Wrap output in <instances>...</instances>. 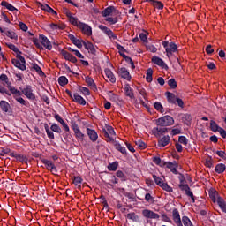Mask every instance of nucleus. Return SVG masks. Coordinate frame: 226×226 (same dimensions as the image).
<instances>
[{"label": "nucleus", "instance_id": "nucleus-64", "mask_svg": "<svg viewBox=\"0 0 226 226\" xmlns=\"http://www.w3.org/2000/svg\"><path fill=\"white\" fill-rule=\"evenodd\" d=\"M73 45H75L78 49H80L82 47V41L76 39L73 42Z\"/></svg>", "mask_w": 226, "mask_h": 226}, {"label": "nucleus", "instance_id": "nucleus-17", "mask_svg": "<svg viewBox=\"0 0 226 226\" xmlns=\"http://www.w3.org/2000/svg\"><path fill=\"white\" fill-rule=\"evenodd\" d=\"M170 144V136L165 135L160 139H158L157 146L158 147H165Z\"/></svg>", "mask_w": 226, "mask_h": 226}, {"label": "nucleus", "instance_id": "nucleus-49", "mask_svg": "<svg viewBox=\"0 0 226 226\" xmlns=\"http://www.w3.org/2000/svg\"><path fill=\"white\" fill-rule=\"evenodd\" d=\"M60 54H62L63 57L66 60L69 61L70 57L72 56V54L69 53L68 51L62 49Z\"/></svg>", "mask_w": 226, "mask_h": 226}, {"label": "nucleus", "instance_id": "nucleus-24", "mask_svg": "<svg viewBox=\"0 0 226 226\" xmlns=\"http://www.w3.org/2000/svg\"><path fill=\"white\" fill-rule=\"evenodd\" d=\"M165 94L168 100V103H172L173 105H176V101L177 100L176 94L170 92H166Z\"/></svg>", "mask_w": 226, "mask_h": 226}, {"label": "nucleus", "instance_id": "nucleus-34", "mask_svg": "<svg viewBox=\"0 0 226 226\" xmlns=\"http://www.w3.org/2000/svg\"><path fill=\"white\" fill-rule=\"evenodd\" d=\"M226 170V166L223 163H219L215 168V172L217 174H223L224 170Z\"/></svg>", "mask_w": 226, "mask_h": 226}, {"label": "nucleus", "instance_id": "nucleus-29", "mask_svg": "<svg viewBox=\"0 0 226 226\" xmlns=\"http://www.w3.org/2000/svg\"><path fill=\"white\" fill-rule=\"evenodd\" d=\"M208 195H209V197H210L212 202H214V203L216 202V203H217L218 198H216V197H218V192H216V190H215V189H210V190H209V192H208Z\"/></svg>", "mask_w": 226, "mask_h": 226}, {"label": "nucleus", "instance_id": "nucleus-4", "mask_svg": "<svg viewBox=\"0 0 226 226\" xmlns=\"http://www.w3.org/2000/svg\"><path fill=\"white\" fill-rule=\"evenodd\" d=\"M162 47H164L168 57H170V56H172V54H174V52H177V45L174 42L169 43V41H163L162 42Z\"/></svg>", "mask_w": 226, "mask_h": 226}, {"label": "nucleus", "instance_id": "nucleus-47", "mask_svg": "<svg viewBox=\"0 0 226 226\" xmlns=\"http://www.w3.org/2000/svg\"><path fill=\"white\" fill-rule=\"evenodd\" d=\"M79 92L82 93L84 96H89V94H91V93L89 92V88L86 87H79Z\"/></svg>", "mask_w": 226, "mask_h": 226}, {"label": "nucleus", "instance_id": "nucleus-36", "mask_svg": "<svg viewBox=\"0 0 226 226\" xmlns=\"http://www.w3.org/2000/svg\"><path fill=\"white\" fill-rule=\"evenodd\" d=\"M159 186L160 188L163 189L165 192H168L169 193H172V192H174L172 187H170L167 183L162 182Z\"/></svg>", "mask_w": 226, "mask_h": 226}, {"label": "nucleus", "instance_id": "nucleus-20", "mask_svg": "<svg viewBox=\"0 0 226 226\" xmlns=\"http://www.w3.org/2000/svg\"><path fill=\"white\" fill-rule=\"evenodd\" d=\"M82 43H83V46L85 47V49L87 50H88V52L90 54L96 56V49L94 48V45H93L92 42H90V41L86 42V41H82Z\"/></svg>", "mask_w": 226, "mask_h": 226}, {"label": "nucleus", "instance_id": "nucleus-54", "mask_svg": "<svg viewBox=\"0 0 226 226\" xmlns=\"http://www.w3.org/2000/svg\"><path fill=\"white\" fill-rule=\"evenodd\" d=\"M117 177H119L121 181H126V175L121 170L117 171Z\"/></svg>", "mask_w": 226, "mask_h": 226}, {"label": "nucleus", "instance_id": "nucleus-44", "mask_svg": "<svg viewBox=\"0 0 226 226\" xmlns=\"http://www.w3.org/2000/svg\"><path fill=\"white\" fill-rule=\"evenodd\" d=\"M58 84L59 86H66V84H68V78H66L65 76L59 77Z\"/></svg>", "mask_w": 226, "mask_h": 226}, {"label": "nucleus", "instance_id": "nucleus-19", "mask_svg": "<svg viewBox=\"0 0 226 226\" xmlns=\"http://www.w3.org/2000/svg\"><path fill=\"white\" fill-rule=\"evenodd\" d=\"M87 133L92 142L98 140V132L94 129L87 128Z\"/></svg>", "mask_w": 226, "mask_h": 226}, {"label": "nucleus", "instance_id": "nucleus-2", "mask_svg": "<svg viewBox=\"0 0 226 226\" xmlns=\"http://www.w3.org/2000/svg\"><path fill=\"white\" fill-rule=\"evenodd\" d=\"M16 57L17 59H11L12 64L22 72L26 71V58H24V56H22V55L20 54H17Z\"/></svg>", "mask_w": 226, "mask_h": 226}, {"label": "nucleus", "instance_id": "nucleus-18", "mask_svg": "<svg viewBox=\"0 0 226 226\" xmlns=\"http://www.w3.org/2000/svg\"><path fill=\"white\" fill-rule=\"evenodd\" d=\"M152 63H154V64H156L157 66H160L161 68H169V66L167 65V64L164 63L163 59L160 58L159 56H153L151 59Z\"/></svg>", "mask_w": 226, "mask_h": 226}, {"label": "nucleus", "instance_id": "nucleus-45", "mask_svg": "<svg viewBox=\"0 0 226 226\" xmlns=\"http://www.w3.org/2000/svg\"><path fill=\"white\" fill-rule=\"evenodd\" d=\"M50 130L55 132V133H61L63 132L57 124H53L50 127Z\"/></svg>", "mask_w": 226, "mask_h": 226}, {"label": "nucleus", "instance_id": "nucleus-6", "mask_svg": "<svg viewBox=\"0 0 226 226\" xmlns=\"http://www.w3.org/2000/svg\"><path fill=\"white\" fill-rule=\"evenodd\" d=\"M99 29L102 31V33H104V34H106V36H108V38H109L110 40H117V35H116V34H114V32H112L110 28L103 25H100Z\"/></svg>", "mask_w": 226, "mask_h": 226}, {"label": "nucleus", "instance_id": "nucleus-40", "mask_svg": "<svg viewBox=\"0 0 226 226\" xmlns=\"http://www.w3.org/2000/svg\"><path fill=\"white\" fill-rule=\"evenodd\" d=\"M154 107L155 110H157L158 112H161V114H163L165 112V110L163 109V105H162V102H154Z\"/></svg>", "mask_w": 226, "mask_h": 226}, {"label": "nucleus", "instance_id": "nucleus-56", "mask_svg": "<svg viewBox=\"0 0 226 226\" xmlns=\"http://www.w3.org/2000/svg\"><path fill=\"white\" fill-rule=\"evenodd\" d=\"M153 179L158 186H160L162 185V183L163 182V179L160 178V177H158L156 175H153Z\"/></svg>", "mask_w": 226, "mask_h": 226}, {"label": "nucleus", "instance_id": "nucleus-55", "mask_svg": "<svg viewBox=\"0 0 226 226\" xmlns=\"http://www.w3.org/2000/svg\"><path fill=\"white\" fill-rule=\"evenodd\" d=\"M12 153L11 150L10 148H1L0 150V156H4V154H9Z\"/></svg>", "mask_w": 226, "mask_h": 226}, {"label": "nucleus", "instance_id": "nucleus-58", "mask_svg": "<svg viewBox=\"0 0 226 226\" xmlns=\"http://www.w3.org/2000/svg\"><path fill=\"white\" fill-rule=\"evenodd\" d=\"M106 22H109V24L114 25V24H117V18H112V17H109L105 19Z\"/></svg>", "mask_w": 226, "mask_h": 226}, {"label": "nucleus", "instance_id": "nucleus-37", "mask_svg": "<svg viewBox=\"0 0 226 226\" xmlns=\"http://www.w3.org/2000/svg\"><path fill=\"white\" fill-rule=\"evenodd\" d=\"M152 6H154V8H156L157 10H163V3H162L161 1H152Z\"/></svg>", "mask_w": 226, "mask_h": 226}, {"label": "nucleus", "instance_id": "nucleus-61", "mask_svg": "<svg viewBox=\"0 0 226 226\" xmlns=\"http://www.w3.org/2000/svg\"><path fill=\"white\" fill-rule=\"evenodd\" d=\"M170 135H172V137L176 135H181V129H172L170 132Z\"/></svg>", "mask_w": 226, "mask_h": 226}, {"label": "nucleus", "instance_id": "nucleus-43", "mask_svg": "<svg viewBox=\"0 0 226 226\" xmlns=\"http://www.w3.org/2000/svg\"><path fill=\"white\" fill-rule=\"evenodd\" d=\"M82 181H84V179H82V177H73V184L75 185V186H79L80 188V185H82Z\"/></svg>", "mask_w": 226, "mask_h": 226}, {"label": "nucleus", "instance_id": "nucleus-50", "mask_svg": "<svg viewBox=\"0 0 226 226\" xmlns=\"http://www.w3.org/2000/svg\"><path fill=\"white\" fill-rule=\"evenodd\" d=\"M178 142L184 146H188V139L185 136H179Z\"/></svg>", "mask_w": 226, "mask_h": 226}, {"label": "nucleus", "instance_id": "nucleus-39", "mask_svg": "<svg viewBox=\"0 0 226 226\" xmlns=\"http://www.w3.org/2000/svg\"><path fill=\"white\" fill-rule=\"evenodd\" d=\"M153 162L155 163V165H158L159 167H165V161H162L160 157H153Z\"/></svg>", "mask_w": 226, "mask_h": 226}, {"label": "nucleus", "instance_id": "nucleus-30", "mask_svg": "<svg viewBox=\"0 0 226 226\" xmlns=\"http://www.w3.org/2000/svg\"><path fill=\"white\" fill-rule=\"evenodd\" d=\"M1 6H4L9 11H19L15 6L11 5V4L6 2V1H2L1 2Z\"/></svg>", "mask_w": 226, "mask_h": 226}, {"label": "nucleus", "instance_id": "nucleus-7", "mask_svg": "<svg viewBox=\"0 0 226 226\" xmlns=\"http://www.w3.org/2000/svg\"><path fill=\"white\" fill-rule=\"evenodd\" d=\"M178 188H180L182 192H185V195H187V197H190L192 202H195V196H193V192H192L188 184H179Z\"/></svg>", "mask_w": 226, "mask_h": 226}, {"label": "nucleus", "instance_id": "nucleus-11", "mask_svg": "<svg viewBox=\"0 0 226 226\" xmlns=\"http://www.w3.org/2000/svg\"><path fill=\"white\" fill-rule=\"evenodd\" d=\"M142 215L145 218H150L151 220H158L160 218V215L149 209L143 210Z\"/></svg>", "mask_w": 226, "mask_h": 226}, {"label": "nucleus", "instance_id": "nucleus-59", "mask_svg": "<svg viewBox=\"0 0 226 226\" xmlns=\"http://www.w3.org/2000/svg\"><path fill=\"white\" fill-rule=\"evenodd\" d=\"M50 28L53 30H57V29H64V26H61L56 23H51L50 24Z\"/></svg>", "mask_w": 226, "mask_h": 226}, {"label": "nucleus", "instance_id": "nucleus-46", "mask_svg": "<svg viewBox=\"0 0 226 226\" xmlns=\"http://www.w3.org/2000/svg\"><path fill=\"white\" fill-rule=\"evenodd\" d=\"M168 86L170 87V89H176V87H177V82H176L175 79H170L168 81Z\"/></svg>", "mask_w": 226, "mask_h": 226}, {"label": "nucleus", "instance_id": "nucleus-28", "mask_svg": "<svg viewBox=\"0 0 226 226\" xmlns=\"http://www.w3.org/2000/svg\"><path fill=\"white\" fill-rule=\"evenodd\" d=\"M182 123H184V124H186V126H190V124H192V115L184 114L182 116Z\"/></svg>", "mask_w": 226, "mask_h": 226}, {"label": "nucleus", "instance_id": "nucleus-22", "mask_svg": "<svg viewBox=\"0 0 226 226\" xmlns=\"http://www.w3.org/2000/svg\"><path fill=\"white\" fill-rule=\"evenodd\" d=\"M104 72L109 82H111V84H116V76H114V72H112V71L109 68H106Z\"/></svg>", "mask_w": 226, "mask_h": 226}, {"label": "nucleus", "instance_id": "nucleus-41", "mask_svg": "<svg viewBox=\"0 0 226 226\" xmlns=\"http://www.w3.org/2000/svg\"><path fill=\"white\" fill-rule=\"evenodd\" d=\"M7 47H8V49H10L13 52H15L16 55L19 54V56H22V51H19V48H17V46H15V44L9 43V44H7Z\"/></svg>", "mask_w": 226, "mask_h": 226}, {"label": "nucleus", "instance_id": "nucleus-62", "mask_svg": "<svg viewBox=\"0 0 226 226\" xmlns=\"http://www.w3.org/2000/svg\"><path fill=\"white\" fill-rule=\"evenodd\" d=\"M139 39L143 43H147V35L144 33L139 34Z\"/></svg>", "mask_w": 226, "mask_h": 226}, {"label": "nucleus", "instance_id": "nucleus-25", "mask_svg": "<svg viewBox=\"0 0 226 226\" xmlns=\"http://www.w3.org/2000/svg\"><path fill=\"white\" fill-rule=\"evenodd\" d=\"M114 147L117 149V151H119V153H122V154H128V152L126 151V147L121 146V144L117 141L114 142Z\"/></svg>", "mask_w": 226, "mask_h": 226}, {"label": "nucleus", "instance_id": "nucleus-13", "mask_svg": "<svg viewBox=\"0 0 226 226\" xmlns=\"http://www.w3.org/2000/svg\"><path fill=\"white\" fill-rule=\"evenodd\" d=\"M39 40H40L41 45H43V47H45V49H47V50H52V43L49 41V38H47V36H45L43 34H40Z\"/></svg>", "mask_w": 226, "mask_h": 226}, {"label": "nucleus", "instance_id": "nucleus-27", "mask_svg": "<svg viewBox=\"0 0 226 226\" xmlns=\"http://www.w3.org/2000/svg\"><path fill=\"white\" fill-rule=\"evenodd\" d=\"M124 91H125V96H128L131 99L135 98V95L133 94V90L132 89V87H130L129 84L125 85Z\"/></svg>", "mask_w": 226, "mask_h": 226}, {"label": "nucleus", "instance_id": "nucleus-31", "mask_svg": "<svg viewBox=\"0 0 226 226\" xmlns=\"http://www.w3.org/2000/svg\"><path fill=\"white\" fill-rule=\"evenodd\" d=\"M0 107L2 109V112H8L11 106L6 101H0Z\"/></svg>", "mask_w": 226, "mask_h": 226}, {"label": "nucleus", "instance_id": "nucleus-5", "mask_svg": "<svg viewBox=\"0 0 226 226\" xmlns=\"http://www.w3.org/2000/svg\"><path fill=\"white\" fill-rule=\"evenodd\" d=\"M22 94H24L28 100H35L36 95L33 93V87L31 85H26L24 88L19 87Z\"/></svg>", "mask_w": 226, "mask_h": 226}, {"label": "nucleus", "instance_id": "nucleus-57", "mask_svg": "<svg viewBox=\"0 0 226 226\" xmlns=\"http://www.w3.org/2000/svg\"><path fill=\"white\" fill-rule=\"evenodd\" d=\"M124 61H125L126 63H128L129 64H131V68H132V70H135V64L133 63V60L132 59V57L127 56L126 58H124Z\"/></svg>", "mask_w": 226, "mask_h": 226}, {"label": "nucleus", "instance_id": "nucleus-3", "mask_svg": "<svg viewBox=\"0 0 226 226\" xmlns=\"http://www.w3.org/2000/svg\"><path fill=\"white\" fill-rule=\"evenodd\" d=\"M102 133L108 142H114V137H116V132L114 128L110 125H105L102 129Z\"/></svg>", "mask_w": 226, "mask_h": 226}, {"label": "nucleus", "instance_id": "nucleus-8", "mask_svg": "<svg viewBox=\"0 0 226 226\" xmlns=\"http://www.w3.org/2000/svg\"><path fill=\"white\" fill-rule=\"evenodd\" d=\"M43 165H45L47 170H50L53 174H57V168L56 167V164L52 162V161L42 159L41 160Z\"/></svg>", "mask_w": 226, "mask_h": 226}, {"label": "nucleus", "instance_id": "nucleus-42", "mask_svg": "<svg viewBox=\"0 0 226 226\" xmlns=\"http://www.w3.org/2000/svg\"><path fill=\"white\" fill-rule=\"evenodd\" d=\"M32 68L38 73V75H45V72H43V71L41 70V67H40L38 64H33Z\"/></svg>", "mask_w": 226, "mask_h": 226}, {"label": "nucleus", "instance_id": "nucleus-10", "mask_svg": "<svg viewBox=\"0 0 226 226\" xmlns=\"http://www.w3.org/2000/svg\"><path fill=\"white\" fill-rule=\"evenodd\" d=\"M78 27L81 29L83 34H86L87 36H91V34H93V28L86 23L79 22Z\"/></svg>", "mask_w": 226, "mask_h": 226}, {"label": "nucleus", "instance_id": "nucleus-15", "mask_svg": "<svg viewBox=\"0 0 226 226\" xmlns=\"http://www.w3.org/2000/svg\"><path fill=\"white\" fill-rule=\"evenodd\" d=\"M118 73L122 79H124V80H132V75H130V72H128L126 67L120 68Z\"/></svg>", "mask_w": 226, "mask_h": 226}, {"label": "nucleus", "instance_id": "nucleus-48", "mask_svg": "<svg viewBox=\"0 0 226 226\" xmlns=\"http://www.w3.org/2000/svg\"><path fill=\"white\" fill-rule=\"evenodd\" d=\"M108 170L111 172H116L117 170V162H112L108 165Z\"/></svg>", "mask_w": 226, "mask_h": 226}, {"label": "nucleus", "instance_id": "nucleus-23", "mask_svg": "<svg viewBox=\"0 0 226 226\" xmlns=\"http://www.w3.org/2000/svg\"><path fill=\"white\" fill-rule=\"evenodd\" d=\"M85 82L87 84V87H90V89H93L94 91H96L97 87H96V83H94V79H93V78L87 76L85 78Z\"/></svg>", "mask_w": 226, "mask_h": 226}, {"label": "nucleus", "instance_id": "nucleus-32", "mask_svg": "<svg viewBox=\"0 0 226 226\" xmlns=\"http://www.w3.org/2000/svg\"><path fill=\"white\" fill-rule=\"evenodd\" d=\"M67 18L69 19V22L71 24H72V26H76V27H79V22H81V21H79V19L76 18V17H73L72 15V13H68L67 14Z\"/></svg>", "mask_w": 226, "mask_h": 226}, {"label": "nucleus", "instance_id": "nucleus-51", "mask_svg": "<svg viewBox=\"0 0 226 226\" xmlns=\"http://www.w3.org/2000/svg\"><path fill=\"white\" fill-rule=\"evenodd\" d=\"M0 80L2 82H4L5 84H7V86H10L11 84V83H10V80L8 79V76L6 74H1Z\"/></svg>", "mask_w": 226, "mask_h": 226}, {"label": "nucleus", "instance_id": "nucleus-26", "mask_svg": "<svg viewBox=\"0 0 226 226\" xmlns=\"http://www.w3.org/2000/svg\"><path fill=\"white\" fill-rule=\"evenodd\" d=\"M5 36H7L8 38H11V40H19V35L17 34V33L13 32L12 30H4V31Z\"/></svg>", "mask_w": 226, "mask_h": 226}, {"label": "nucleus", "instance_id": "nucleus-16", "mask_svg": "<svg viewBox=\"0 0 226 226\" xmlns=\"http://www.w3.org/2000/svg\"><path fill=\"white\" fill-rule=\"evenodd\" d=\"M167 132H169V128L167 127H154L152 130V133L154 137H162V135H163V133H167Z\"/></svg>", "mask_w": 226, "mask_h": 226}, {"label": "nucleus", "instance_id": "nucleus-60", "mask_svg": "<svg viewBox=\"0 0 226 226\" xmlns=\"http://www.w3.org/2000/svg\"><path fill=\"white\" fill-rule=\"evenodd\" d=\"M145 200H146L147 202H154V199L153 198V196H151L150 193H147V194L145 195Z\"/></svg>", "mask_w": 226, "mask_h": 226}, {"label": "nucleus", "instance_id": "nucleus-21", "mask_svg": "<svg viewBox=\"0 0 226 226\" xmlns=\"http://www.w3.org/2000/svg\"><path fill=\"white\" fill-rule=\"evenodd\" d=\"M72 102H75V103H79V105H86V99L78 93L73 94Z\"/></svg>", "mask_w": 226, "mask_h": 226}, {"label": "nucleus", "instance_id": "nucleus-63", "mask_svg": "<svg viewBox=\"0 0 226 226\" xmlns=\"http://www.w3.org/2000/svg\"><path fill=\"white\" fill-rule=\"evenodd\" d=\"M217 156L222 158V160H226V153L225 151H216Z\"/></svg>", "mask_w": 226, "mask_h": 226}, {"label": "nucleus", "instance_id": "nucleus-9", "mask_svg": "<svg viewBox=\"0 0 226 226\" xmlns=\"http://www.w3.org/2000/svg\"><path fill=\"white\" fill-rule=\"evenodd\" d=\"M164 167H166V169H169V170H170V172H172V174H179V171H177V168L179 167V164L177 163L176 161L172 162H164Z\"/></svg>", "mask_w": 226, "mask_h": 226}, {"label": "nucleus", "instance_id": "nucleus-14", "mask_svg": "<svg viewBox=\"0 0 226 226\" xmlns=\"http://www.w3.org/2000/svg\"><path fill=\"white\" fill-rule=\"evenodd\" d=\"M10 156L11 158H15L17 160V162H20V163H27V162L29 160L27 158V156L21 154H17L15 152L11 153Z\"/></svg>", "mask_w": 226, "mask_h": 226}, {"label": "nucleus", "instance_id": "nucleus-52", "mask_svg": "<svg viewBox=\"0 0 226 226\" xmlns=\"http://www.w3.org/2000/svg\"><path fill=\"white\" fill-rule=\"evenodd\" d=\"M135 144L139 147V149H146V147H147L146 143L142 140H138L135 142Z\"/></svg>", "mask_w": 226, "mask_h": 226}, {"label": "nucleus", "instance_id": "nucleus-38", "mask_svg": "<svg viewBox=\"0 0 226 226\" xmlns=\"http://www.w3.org/2000/svg\"><path fill=\"white\" fill-rule=\"evenodd\" d=\"M146 80H147V82H153V69L152 68H148L147 70Z\"/></svg>", "mask_w": 226, "mask_h": 226}, {"label": "nucleus", "instance_id": "nucleus-12", "mask_svg": "<svg viewBox=\"0 0 226 226\" xmlns=\"http://www.w3.org/2000/svg\"><path fill=\"white\" fill-rule=\"evenodd\" d=\"M112 13H115V15H119V11L116 9L114 6H109L106 9H104L102 12V17H109L112 15Z\"/></svg>", "mask_w": 226, "mask_h": 226}, {"label": "nucleus", "instance_id": "nucleus-35", "mask_svg": "<svg viewBox=\"0 0 226 226\" xmlns=\"http://www.w3.org/2000/svg\"><path fill=\"white\" fill-rule=\"evenodd\" d=\"M44 130L48 135V138H49L51 140H54L55 139L54 132L50 131L49 127V124H44Z\"/></svg>", "mask_w": 226, "mask_h": 226}, {"label": "nucleus", "instance_id": "nucleus-33", "mask_svg": "<svg viewBox=\"0 0 226 226\" xmlns=\"http://www.w3.org/2000/svg\"><path fill=\"white\" fill-rule=\"evenodd\" d=\"M220 129H222V127H220L218 125V124H216L215 122V120L210 121V130H211V132H214V133H216V132H220Z\"/></svg>", "mask_w": 226, "mask_h": 226}, {"label": "nucleus", "instance_id": "nucleus-1", "mask_svg": "<svg viewBox=\"0 0 226 226\" xmlns=\"http://www.w3.org/2000/svg\"><path fill=\"white\" fill-rule=\"evenodd\" d=\"M155 123L157 126H172V124H174V117L166 115L158 118Z\"/></svg>", "mask_w": 226, "mask_h": 226}, {"label": "nucleus", "instance_id": "nucleus-53", "mask_svg": "<svg viewBox=\"0 0 226 226\" xmlns=\"http://www.w3.org/2000/svg\"><path fill=\"white\" fill-rule=\"evenodd\" d=\"M14 99L16 100V102H18L21 105L27 107V102H26V100H24V98L14 96Z\"/></svg>", "mask_w": 226, "mask_h": 226}]
</instances>
